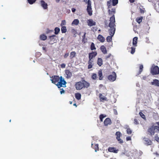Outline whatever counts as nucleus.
<instances>
[{
  "label": "nucleus",
  "mask_w": 159,
  "mask_h": 159,
  "mask_svg": "<svg viewBox=\"0 0 159 159\" xmlns=\"http://www.w3.org/2000/svg\"><path fill=\"white\" fill-rule=\"evenodd\" d=\"M155 132H159V126H153Z\"/></svg>",
  "instance_id": "obj_40"
},
{
  "label": "nucleus",
  "mask_w": 159,
  "mask_h": 159,
  "mask_svg": "<svg viewBox=\"0 0 159 159\" xmlns=\"http://www.w3.org/2000/svg\"><path fill=\"white\" fill-rule=\"evenodd\" d=\"M155 139L157 142H159V137L157 134H156L155 136Z\"/></svg>",
  "instance_id": "obj_48"
},
{
  "label": "nucleus",
  "mask_w": 159,
  "mask_h": 159,
  "mask_svg": "<svg viewBox=\"0 0 159 159\" xmlns=\"http://www.w3.org/2000/svg\"><path fill=\"white\" fill-rule=\"evenodd\" d=\"M87 11L89 16H91L92 15L93 11L92 10L91 7H89V6H87Z\"/></svg>",
  "instance_id": "obj_22"
},
{
  "label": "nucleus",
  "mask_w": 159,
  "mask_h": 159,
  "mask_svg": "<svg viewBox=\"0 0 159 159\" xmlns=\"http://www.w3.org/2000/svg\"><path fill=\"white\" fill-rule=\"evenodd\" d=\"M126 132L127 134H130L132 133V131L130 128H128L127 129Z\"/></svg>",
  "instance_id": "obj_47"
},
{
  "label": "nucleus",
  "mask_w": 159,
  "mask_h": 159,
  "mask_svg": "<svg viewBox=\"0 0 159 159\" xmlns=\"http://www.w3.org/2000/svg\"><path fill=\"white\" fill-rule=\"evenodd\" d=\"M40 39L41 40H45L47 39V37L44 34H43L40 35Z\"/></svg>",
  "instance_id": "obj_28"
},
{
  "label": "nucleus",
  "mask_w": 159,
  "mask_h": 159,
  "mask_svg": "<svg viewBox=\"0 0 159 159\" xmlns=\"http://www.w3.org/2000/svg\"><path fill=\"white\" fill-rule=\"evenodd\" d=\"M111 56V54H109L107 56H106V58H105L107 60L108 58H109Z\"/></svg>",
  "instance_id": "obj_57"
},
{
  "label": "nucleus",
  "mask_w": 159,
  "mask_h": 159,
  "mask_svg": "<svg viewBox=\"0 0 159 159\" xmlns=\"http://www.w3.org/2000/svg\"><path fill=\"white\" fill-rule=\"evenodd\" d=\"M111 2H112V5L113 6H115L118 3V0H110L108 1L107 2L108 8L109 9L111 7Z\"/></svg>",
  "instance_id": "obj_5"
},
{
  "label": "nucleus",
  "mask_w": 159,
  "mask_h": 159,
  "mask_svg": "<svg viewBox=\"0 0 159 159\" xmlns=\"http://www.w3.org/2000/svg\"><path fill=\"white\" fill-rule=\"evenodd\" d=\"M126 139L127 141H129L131 140V138L130 137L128 136L126 138Z\"/></svg>",
  "instance_id": "obj_55"
},
{
  "label": "nucleus",
  "mask_w": 159,
  "mask_h": 159,
  "mask_svg": "<svg viewBox=\"0 0 159 159\" xmlns=\"http://www.w3.org/2000/svg\"><path fill=\"white\" fill-rule=\"evenodd\" d=\"M75 98L78 100L80 99L81 98V94L79 93H76L75 94Z\"/></svg>",
  "instance_id": "obj_29"
},
{
  "label": "nucleus",
  "mask_w": 159,
  "mask_h": 159,
  "mask_svg": "<svg viewBox=\"0 0 159 159\" xmlns=\"http://www.w3.org/2000/svg\"><path fill=\"white\" fill-rule=\"evenodd\" d=\"M86 33L85 32L84 33V34L83 35V36H82V42H83L84 41V40H85V36H86Z\"/></svg>",
  "instance_id": "obj_50"
},
{
  "label": "nucleus",
  "mask_w": 159,
  "mask_h": 159,
  "mask_svg": "<svg viewBox=\"0 0 159 159\" xmlns=\"http://www.w3.org/2000/svg\"><path fill=\"white\" fill-rule=\"evenodd\" d=\"M69 103H70V104H71L72 103V101H70Z\"/></svg>",
  "instance_id": "obj_63"
},
{
  "label": "nucleus",
  "mask_w": 159,
  "mask_h": 159,
  "mask_svg": "<svg viewBox=\"0 0 159 159\" xmlns=\"http://www.w3.org/2000/svg\"><path fill=\"white\" fill-rule=\"evenodd\" d=\"M97 64L99 66H101L102 64V60L101 58H98V60Z\"/></svg>",
  "instance_id": "obj_31"
},
{
  "label": "nucleus",
  "mask_w": 159,
  "mask_h": 159,
  "mask_svg": "<svg viewBox=\"0 0 159 159\" xmlns=\"http://www.w3.org/2000/svg\"><path fill=\"white\" fill-rule=\"evenodd\" d=\"M91 78L93 80H95L97 78V75L95 73H93L92 75Z\"/></svg>",
  "instance_id": "obj_41"
},
{
  "label": "nucleus",
  "mask_w": 159,
  "mask_h": 159,
  "mask_svg": "<svg viewBox=\"0 0 159 159\" xmlns=\"http://www.w3.org/2000/svg\"><path fill=\"white\" fill-rule=\"evenodd\" d=\"M98 39L101 42H103L105 41L104 38L102 35L99 34L98 37Z\"/></svg>",
  "instance_id": "obj_25"
},
{
  "label": "nucleus",
  "mask_w": 159,
  "mask_h": 159,
  "mask_svg": "<svg viewBox=\"0 0 159 159\" xmlns=\"http://www.w3.org/2000/svg\"><path fill=\"white\" fill-rule=\"evenodd\" d=\"M60 0H55L56 1V2L57 3H58L60 1Z\"/></svg>",
  "instance_id": "obj_62"
},
{
  "label": "nucleus",
  "mask_w": 159,
  "mask_h": 159,
  "mask_svg": "<svg viewBox=\"0 0 159 159\" xmlns=\"http://www.w3.org/2000/svg\"><path fill=\"white\" fill-rule=\"evenodd\" d=\"M76 53L75 51L71 52L70 54V57L71 59L74 57L76 56Z\"/></svg>",
  "instance_id": "obj_30"
},
{
  "label": "nucleus",
  "mask_w": 159,
  "mask_h": 159,
  "mask_svg": "<svg viewBox=\"0 0 159 159\" xmlns=\"http://www.w3.org/2000/svg\"><path fill=\"white\" fill-rule=\"evenodd\" d=\"M138 38L137 37H134L133 39V45L134 47L137 46V41Z\"/></svg>",
  "instance_id": "obj_26"
},
{
  "label": "nucleus",
  "mask_w": 159,
  "mask_h": 159,
  "mask_svg": "<svg viewBox=\"0 0 159 159\" xmlns=\"http://www.w3.org/2000/svg\"><path fill=\"white\" fill-rule=\"evenodd\" d=\"M129 1L131 3H133L134 2V0H129Z\"/></svg>",
  "instance_id": "obj_61"
},
{
  "label": "nucleus",
  "mask_w": 159,
  "mask_h": 159,
  "mask_svg": "<svg viewBox=\"0 0 159 159\" xmlns=\"http://www.w3.org/2000/svg\"><path fill=\"white\" fill-rule=\"evenodd\" d=\"M112 36H108L107 38V41L108 42H110L112 40Z\"/></svg>",
  "instance_id": "obj_39"
},
{
  "label": "nucleus",
  "mask_w": 159,
  "mask_h": 159,
  "mask_svg": "<svg viewBox=\"0 0 159 159\" xmlns=\"http://www.w3.org/2000/svg\"><path fill=\"white\" fill-rule=\"evenodd\" d=\"M151 73L153 75H156L159 74V68L157 66L154 64L152 66L151 70Z\"/></svg>",
  "instance_id": "obj_2"
},
{
  "label": "nucleus",
  "mask_w": 159,
  "mask_h": 159,
  "mask_svg": "<svg viewBox=\"0 0 159 159\" xmlns=\"http://www.w3.org/2000/svg\"><path fill=\"white\" fill-rule=\"evenodd\" d=\"M108 14L109 16H114L116 13V9L115 8H112L111 9L108 10Z\"/></svg>",
  "instance_id": "obj_12"
},
{
  "label": "nucleus",
  "mask_w": 159,
  "mask_h": 159,
  "mask_svg": "<svg viewBox=\"0 0 159 159\" xmlns=\"http://www.w3.org/2000/svg\"><path fill=\"white\" fill-rule=\"evenodd\" d=\"M90 49L91 50H95L96 49L95 45L93 43H92L90 46Z\"/></svg>",
  "instance_id": "obj_35"
},
{
  "label": "nucleus",
  "mask_w": 159,
  "mask_h": 159,
  "mask_svg": "<svg viewBox=\"0 0 159 159\" xmlns=\"http://www.w3.org/2000/svg\"><path fill=\"white\" fill-rule=\"evenodd\" d=\"M54 33L55 34H57L60 31V29L58 27H56L54 29Z\"/></svg>",
  "instance_id": "obj_36"
},
{
  "label": "nucleus",
  "mask_w": 159,
  "mask_h": 159,
  "mask_svg": "<svg viewBox=\"0 0 159 159\" xmlns=\"http://www.w3.org/2000/svg\"><path fill=\"white\" fill-rule=\"evenodd\" d=\"M143 19V17L142 16L138 17L136 19V21L139 24H140L141 22H142Z\"/></svg>",
  "instance_id": "obj_33"
},
{
  "label": "nucleus",
  "mask_w": 159,
  "mask_h": 159,
  "mask_svg": "<svg viewBox=\"0 0 159 159\" xmlns=\"http://www.w3.org/2000/svg\"><path fill=\"white\" fill-rule=\"evenodd\" d=\"M110 23H109L108 26L110 28L115 27L116 26L115 24V17L113 16H112L110 18Z\"/></svg>",
  "instance_id": "obj_4"
},
{
  "label": "nucleus",
  "mask_w": 159,
  "mask_h": 159,
  "mask_svg": "<svg viewBox=\"0 0 159 159\" xmlns=\"http://www.w3.org/2000/svg\"><path fill=\"white\" fill-rule=\"evenodd\" d=\"M66 65L64 63H62L61 64V66L62 68H64L65 67Z\"/></svg>",
  "instance_id": "obj_58"
},
{
  "label": "nucleus",
  "mask_w": 159,
  "mask_h": 159,
  "mask_svg": "<svg viewBox=\"0 0 159 159\" xmlns=\"http://www.w3.org/2000/svg\"><path fill=\"white\" fill-rule=\"evenodd\" d=\"M69 54L68 53H66L64 55V57L65 58H66L69 56Z\"/></svg>",
  "instance_id": "obj_53"
},
{
  "label": "nucleus",
  "mask_w": 159,
  "mask_h": 159,
  "mask_svg": "<svg viewBox=\"0 0 159 159\" xmlns=\"http://www.w3.org/2000/svg\"><path fill=\"white\" fill-rule=\"evenodd\" d=\"M158 3L157 5L155 4V9L156 11L159 12V1H158Z\"/></svg>",
  "instance_id": "obj_37"
},
{
  "label": "nucleus",
  "mask_w": 159,
  "mask_h": 159,
  "mask_svg": "<svg viewBox=\"0 0 159 159\" xmlns=\"http://www.w3.org/2000/svg\"><path fill=\"white\" fill-rule=\"evenodd\" d=\"M104 125L105 126H107L108 125H111V121L109 118H106L104 121Z\"/></svg>",
  "instance_id": "obj_14"
},
{
  "label": "nucleus",
  "mask_w": 159,
  "mask_h": 159,
  "mask_svg": "<svg viewBox=\"0 0 159 159\" xmlns=\"http://www.w3.org/2000/svg\"><path fill=\"white\" fill-rule=\"evenodd\" d=\"M114 113L115 115H117L118 114L117 111L116 109H113V110Z\"/></svg>",
  "instance_id": "obj_56"
},
{
  "label": "nucleus",
  "mask_w": 159,
  "mask_h": 159,
  "mask_svg": "<svg viewBox=\"0 0 159 159\" xmlns=\"http://www.w3.org/2000/svg\"><path fill=\"white\" fill-rule=\"evenodd\" d=\"M40 2L41 6L44 9H48V4L44 1L42 0L40 1Z\"/></svg>",
  "instance_id": "obj_13"
},
{
  "label": "nucleus",
  "mask_w": 159,
  "mask_h": 159,
  "mask_svg": "<svg viewBox=\"0 0 159 159\" xmlns=\"http://www.w3.org/2000/svg\"><path fill=\"white\" fill-rule=\"evenodd\" d=\"M65 72L67 78H70L72 76V73L69 70H66Z\"/></svg>",
  "instance_id": "obj_21"
},
{
  "label": "nucleus",
  "mask_w": 159,
  "mask_h": 159,
  "mask_svg": "<svg viewBox=\"0 0 159 159\" xmlns=\"http://www.w3.org/2000/svg\"><path fill=\"white\" fill-rule=\"evenodd\" d=\"M93 60L89 59L88 62V69H90L93 67Z\"/></svg>",
  "instance_id": "obj_16"
},
{
  "label": "nucleus",
  "mask_w": 159,
  "mask_h": 159,
  "mask_svg": "<svg viewBox=\"0 0 159 159\" xmlns=\"http://www.w3.org/2000/svg\"><path fill=\"white\" fill-rule=\"evenodd\" d=\"M88 25L89 26H92L96 25V22L92 19H89L87 21Z\"/></svg>",
  "instance_id": "obj_17"
},
{
  "label": "nucleus",
  "mask_w": 159,
  "mask_h": 159,
  "mask_svg": "<svg viewBox=\"0 0 159 159\" xmlns=\"http://www.w3.org/2000/svg\"><path fill=\"white\" fill-rule=\"evenodd\" d=\"M66 24V21L65 20H62L61 21V25L62 26L63 25H65Z\"/></svg>",
  "instance_id": "obj_49"
},
{
  "label": "nucleus",
  "mask_w": 159,
  "mask_h": 159,
  "mask_svg": "<svg viewBox=\"0 0 159 159\" xmlns=\"http://www.w3.org/2000/svg\"><path fill=\"white\" fill-rule=\"evenodd\" d=\"M36 0H28V3L30 4H32L34 3Z\"/></svg>",
  "instance_id": "obj_44"
},
{
  "label": "nucleus",
  "mask_w": 159,
  "mask_h": 159,
  "mask_svg": "<svg viewBox=\"0 0 159 159\" xmlns=\"http://www.w3.org/2000/svg\"><path fill=\"white\" fill-rule=\"evenodd\" d=\"M62 33H65L67 31V29L65 26H62L61 29Z\"/></svg>",
  "instance_id": "obj_34"
},
{
  "label": "nucleus",
  "mask_w": 159,
  "mask_h": 159,
  "mask_svg": "<svg viewBox=\"0 0 159 159\" xmlns=\"http://www.w3.org/2000/svg\"><path fill=\"white\" fill-rule=\"evenodd\" d=\"M108 151L109 152L117 153L118 151V150L116 149V148L114 147H110L108 149Z\"/></svg>",
  "instance_id": "obj_18"
},
{
  "label": "nucleus",
  "mask_w": 159,
  "mask_h": 159,
  "mask_svg": "<svg viewBox=\"0 0 159 159\" xmlns=\"http://www.w3.org/2000/svg\"><path fill=\"white\" fill-rule=\"evenodd\" d=\"M90 85V83L84 80L76 82L75 84V89L77 90H81L84 88H87Z\"/></svg>",
  "instance_id": "obj_1"
},
{
  "label": "nucleus",
  "mask_w": 159,
  "mask_h": 159,
  "mask_svg": "<svg viewBox=\"0 0 159 159\" xmlns=\"http://www.w3.org/2000/svg\"><path fill=\"white\" fill-rule=\"evenodd\" d=\"M116 139L118 141L119 143L122 144L123 143V141L121 139L120 137L122 136V134L119 131L116 132Z\"/></svg>",
  "instance_id": "obj_7"
},
{
  "label": "nucleus",
  "mask_w": 159,
  "mask_h": 159,
  "mask_svg": "<svg viewBox=\"0 0 159 159\" xmlns=\"http://www.w3.org/2000/svg\"><path fill=\"white\" fill-rule=\"evenodd\" d=\"M71 10L73 12H74L75 11L76 9L75 8H72Z\"/></svg>",
  "instance_id": "obj_60"
},
{
  "label": "nucleus",
  "mask_w": 159,
  "mask_h": 159,
  "mask_svg": "<svg viewBox=\"0 0 159 159\" xmlns=\"http://www.w3.org/2000/svg\"><path fill=\"white\" fill-rule=\"evenodd\" d=\"M139 114L140 115L141 117L143 119H146V117L145 115L142 112H139Z\"/></svg>",
  "instance_id": "obj_42"
},
{
  "label": "nucleus",
  "mask_w": 159,
  "mask_h": 159,
  "mask_svg": "<svg viewBox=\"0 0 159 159\" xmlns=\"http://www.w3.org/2000/svg\"><path fill=\"white\" fill-rule=\"evenodd\" d=\"M66 83V82L64 78L61 76L59 81L56 84V85L58 88H60L61 87L63 86V85H65Z\"/></svg>",
  "instance_id": "obj_3"
},
{
  "label": "nucleus",
  "mask_w": 159,
  "mask_h": 159,
  "mask_svg": "<svg viewBox=\"0 0 159 159\" xmlns=\"http://www.w3.org/2000/svg\"><path fill=\"white\" fill-rule=\"evenodd\" d=\"M143 66L142 64L139 65V71L137 74V75H139L141 74L143 71Z\"/></svg>",
  "instance_id": "obj_27"
},
{
  "label": "nucleus",
  "mask_w": 159,
  "mask_h": 159,
  "mask_svg": "<svg viewBox=\"0 0 159 159\" xmlns=\"http://www.w3.org/2000/svg\"><path fill=\"white\" fill-rule=\"evenodd\" d=\"M61 90L60 91V93L61 94L62 93H64L65 92V91L64 90V89H61Z\"/></svg>",
  "instance_id": "obj_59"
},
{
  "label": "nucleus",
  "mask_w": 159,
  "mask_h": 159,
  "mask_svg": "<svg viewBox=\"0 0 159 159\" xmlns=\"http://www.w3.org/2000/svg\"><path fill=\"white\" fill-rule=\"evenodd\" d=\"M134 123L135 125H138L139 124V122L137 119H134Z\"/></svg>",
  "instance_id": "obj_52"
},
{
  "label": "nucleus",
  "mask_w": 159,
  "mask_h": 159,
  "mask_svg": "<svg viewBox=\"0 0 159 159\" xmlns=\"http://www.w3.org/2000/svg\"><path fill=\"white\" fill-rule=\"evenodd\" d=\"M139 10L141 14H143L145 11V8L143 6H141L139 7Z\"/></svg>",
  "instance_id": "obj_32"
},
{
  "label": "nucleus",
  "mask_w": 159,
  "mask_h": 159,
  "mask_svg": "<svg viewBox=\"0 0 159 159\" xmlns=\"http://www.w3.org/2000/svg\"><path fill=\"white\" fill-rule=\"evenodd\" d=\"M99 98H100V102H103L104 101H107V98L106 97L102 95L101 93L99 94Z\"/></svg>",
  "instance_id": "obj_20"
},
{
  "label": "nucleus",
  "mask_w": 159,
  "mask_h": 159,
  "mask_svg": "<svg viewBox=\"0 0 159 159\" xmlns=\"http://www.w3.org/2000/svg\"><path fill=\"white\" fill-rule=\"evenodd\" d=\"M148 134L151 136L154 134L155 131L153 128V126L149 127L148 129Z\"/></svg>",
  "instance_id": "obj_10"
},
{
  "label": "nucleus",
  "mask_w": 159,
  "mask_h": 159,
  "mask_svg": "<svg viewBox=\"0 0 159 159\" xmlns=\"http://www.w3.org/2000/svg\"><path fill=\"white\" fill-rule=\"evenodd\" d=\"M79 20L77 19H75L72 23V24H74L75 25H78L79 23Z\"/></svg>",
  "instance_id": "obj_38"
},
{
  "label": "nucleus",
  "mask_w": 159,
  "mask_h": 159,
  "mask_svg": "<svg viewBox=\"0 0 159 159\" xmlns=\"http://www.w3.org/2000/svg\"><path fill=\"white\" fill-rule=\"evenodd\" d=\"M97 54L96 52L92 51L91 52H90L89 54V58L90 60H93V58L95 57Z\"/></svg>",
  "instance_id": "obj_11"
},
{
  "label": "nucleus",
  "mask_w": 159,
  "mask_h": 159,
  "mask_svg": "<svg viewBox=\"0 0 159 159\" xmlns=\"http://www.w3.org/2000/svg\"><path fill=\"white\" fill-rule=\"evenodd\" d=\"M98 75L99 76V79L100 80H102L103 79V76L102 75V70H101L98 71Z\"/></svg>",
  "instance_id": "obj_23"
},
{
  "label": "nucleus",
  "mask_w": 159,
  "mask_h": 159,
  "mask_svg": "<svg viewBox=\"0 0 159 159\" xmlns=\"http://www.w3.org/2000/svg\"><path fill=\"white\" fill-rule=\"evenodd\" d=\"M151 84L152 85L159 87V81L156 79L153 80V81L151 82Z\"/></svg>",
  "instance_id": "obj_19"
},
{
  "label": "nucleus",
  "mask_w": 159,
  "mask_h": 159,
  "mask_svg": "<svg viewBox=\"0 0 159 159\" xmlns=\"http://www.w3.org/2000/svg\"><path fill=\"white\" fill-rule=\"evenodd\" d=\"M116 30V27H112L109 29V32L110 35L113 36Z\"/></svg>",
  "instance_id": "obj_15"
},
{
  "label": "nucleus",
  "mask_w": 159,
  "mask_h": 159,
  "mask_svg": "<svg viewBox=\"0 0 159 159\" xmlns=\"http://www.w3.org/2000/svg\"><path fill=\"white\" fill-rule=\"evenodd\" d=\"M87 6L91 7V2L90 0H88L87 1Z\"/></svg>",
  "instance_id": "obj_51"
},
{
  "label": "nucleus",
  "mask_w": 159,
  "mask_h": 159,
  "mask_svg": "<svg viewBox=\"0 0 159 159\" xmlns=\"http://www.w3.org/2000/svg\"><path fill=\"white\" fill-rule=\"evenodd\" d=\"M116 73L113 71L112 74L109 75L108 77V79L110 81L113 82L116 80Z\"/></svg>",
  "instance_id": "obj_8"
},
{
  "label": "nucleus",
  "mask_w": 159,
  "mask_h": 159,
  "mask_svg": "<svg viewBox=\"0 0 159 159\" xmlns=\"http://www.w3.org/2000/svg\"><path fill=\"white\" fill-rule=\"evenodd\" d=\"M56 37V35H53L51 36H49V38L51 41H53V39H55V37Z\"/></svg>",
  "instance_id": "obj_43"
},
{
  "label": "nucleus",
  "mask_w": 159,
  "mask_h": 159,
  "mask_svg": "<svg viewBox=\"0 0 159 159\" xmlns=\"http://www.w3.org/2000/svg\"><path fill=\"white\" fill-rule=\"evenodd\" d=\"M100 49L101 51L104 54H106L107 53L106 48V47L103 45H102Z\"/></svg>",
  "instance_id": "obj_24"
},
{
  "label": "nucleus",
  "mask_w": 159,
  "mask_h": 159,
  "mask_svg": "<svg viewBox=\"0 0 159 159\" xmlns=\"http://www.w3.org/2000/svg\"><path fill=\"white\" fill-rule=\"evenodd\" d=\"M73 105L74 106H75L76 107H77V105H76V103H74V104H73Z\"/></svg>",
  "instance_id": "obj_64"
},
{
  "label": "nucleus",
  "mask_w": 159,
  "mask_h": 159,
  "mask_svg": "<svg viewBox=\"0 0 159 159\" xmlns=\"http://www.w3.org/2000/svg\"><path fill=\"white\" fill-rule=\"evenodd\" d=\"M106 116H104L103 114H101L99 116L101 121L102 122L103 121V119Z\"/></svg>",
  "instance_id": "obj_46"
},
{
  "label": "nucleus",
  "mask_w": 159,
  "mask_h": 159,
  "mask_svg": "<svg viewBox=\"0 0 159 159\" xmlns=\"http://www.w3.org/2000/svg\"><path fill=\"white\" fill-rule=\"evenodd\" d=\"M95 151L96 152V150L98 149V144H96L95 145Z\"/></svg>",
  "instance_id": "obj_54"
},
{
  "label": "nucleus",
  "mask_w": 159,
  "mask_h": 159,
  "mask_svg": "<svg viewBox=\"0 0 159 159\" xmlns=\"http://www.w3.org/2000/svg\"><path fill=\"white\" fill-rule=\"evenodd\" d=\"M144 144L147 146L151 145L152 142L149 139L144 137L143 139Z\"/></svg>",
  "instance_id": "obj_9"
},
{
  "label": "nucleus",
  "mask_w": 159,
  "mask_h": 159,
  "mask_svg": "<svg viewBox=\"0 0 159 159\" xmlns=\"http://www.w3.org/2000/svg\"><path fill=\"white\" fill-rule=\"evenodd\" d=\"M51 79L50 80L52 82L56 85L57 82L59 81L60 77H59L58 75H53L52 77H50Z\"/></svg>",
  "instance_id": "obj_6"
},
{
  "label": "nucleus",
  "mask_w": 159,
  "mask_h": 159,
  "mask_svg": "<svg viewBox=\"0 0 159 159\" xmlns=\"http://www.w3.org/2000/svg\"><path fill=\"white\" fill-rule=\"evenodd\" d=\"M131 50L130 51V53L132 54H133L135 52V48L134 47H131Z\"/></svg>",
  "instance_id": "obj_45"
}]
</instances>
